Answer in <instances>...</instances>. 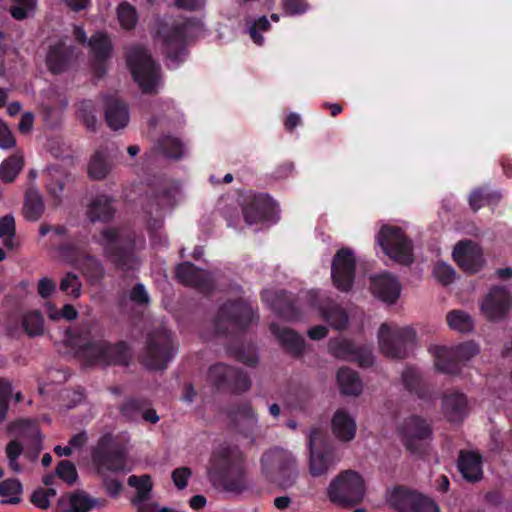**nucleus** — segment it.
<instances>
[{
    "label": "nucleus",
    "instance_id": "obj_8",
    "mask_svg": "<svg viewBox=\"0 0 512 512\" xmlns=\"http://www.w3.org/2000/svg\"><path fill=\"white\" fill-rule=\"evenodd\" d=\"M376 240L385 255L393 261L402 265H410L413 262L412 243L405 236L401 228L384 225L379 231Z\"/></svg>",
    "mask_w": 512,
    "mask_h": 512
},
{
    "label": "nucleus",
    "instance_id": "obj_59",
    "mask_svg": "<svg viewBox=\"0 0 512 512\" xmlns=\"http://www.w3.org/2000/svg\"><path fill=\"white\" fill-rule=\"evenodd\" d=\"M103 478V485L105 488V491L108 495L111 497H118L122 490V482L116 478H112L106 473L105 476H101Z\"/></svg>",
    "mask_w": 512,
    "mask_h": 512
},
{
    "label": "nucleus",
    "instance_id": "obj_60",
    "mask_svg": "<svg viewBox=\"0 0 512 512\" xmlns=\"http://www.w3.org/2000/svg\"><path fill=\"white\" fill-rule=\"evenodd\" d=\"M191 476V470L188 467H180L172 472V480L175 486L182 490L187 486V481Z\"/></svg>",
    "mask_w": 512,
    "mask_h": 512
},
{
    "label": "nucleus",
    "instance_id": "obj_42",
    "mask_svg": "<svg viewBox=\"0 0 512 512\" xmlns=\"http://www.w3.org/2000/svg\"><path fill=\"white\" fill-rule=\"evenodd\" d=\"M321 316L328 321L330 326L337 330L345 329L348 325L347 312L336 303L319 305Z\"/></svg>",
    "mask_w": 512,
    "mask_h": 512
},
{
    "label": "nucleus",
    "instance_id": "obj_52",
    "mask_svg": "<svg viewBox=\"0 0 512 512\" xmlns=\"http://www.w3.org/2000/svg\"><path fill=\"white\" fill-rule=\"evenodd\" d=\"M118 20L125 30H131L138 21L136 8L128 2H122L117 8Z\"/></svg>",
    "mask_w": 512,
    "mask_h": 512
},
{
    "label": "nucleus",
    "instance_id": "obj_61",
    "mask_svg": "<svg viewBox=\"0 0 512 512\" xmlns=\"http://www.w3.org/2000/svg\"><path fill=\"white\" fill-rule=\"evenodd\" d=\"M283 8L289 15L302 14L306 12L308 3L306 0H285Z\"/></svg>",
    "mask_w": 512,
    "mask_h": 512
},
{
    "label": "nucleus",
    "instance_id": "obj_18",
    "mask_svg": "<svg viewBox=\"0 0 512 512\" xmlns=\"http://www.w3.org/2000/svg\"><path fill=\"white\" fill-rule=\"evenodd\" d=\"M154 45L166 57L167 65L176 68L185 56L186 34H156Z\"/></svg>",
    "mask_w": 512,
    "mask_h": 512
},
{
    "label": "nucleus",
    "instance_id": "obj_41",
    "mask_svg": "<svg viewBox=\"0 0 512 512\" xmlns=\"http://www.w3.org/2000/svg\"><path fill=\"white\" fill-rule=\"evenodd\" d=\"M270 330L290 352L300 354L303 351L304 339L294 331L276 323L271 324Z\"/></svg>",
    "mask_w": 512,
    "mask_h": 512
},
{
    "label": "nucleus",
    "instance_id": "obj_4",
    "mask_svg": "<svg viewBox=\"0 0 512 512\" xmlns=\"http://www.w3.org/2000/svg\"><path fill=\"white\" fill-rule=\"evenodd\" d=\"M367 494V481L364 476L352 469L339 472L327 487L329 501L341 508L360 505Z\"/></svg>",
    "mask_w": 512,
    "mask_h": 512
},
{
    "label": "nucleus",
    "instance_id": "obj_38",
    "mask_svg": "<svg viewBox=\"0 0 512 512\" xmlns=\"http://www.w3.org/2000/svg\"><path fill=\"white\" fill-rule=\"evenodd\" d=\"M112 199L106 195H97L87 206L86 215L90 222L108 221L114 215Z\"/></svg>",
    "mask_w": 512,
    "mask_h": 512
},
{
    "label": "nucleus",
    "instance_id": "obj_19",
    "mask_svg": "<svg viewBox=\"0 0 512 512\" xmlns=\"http://www.w3.org/2000/svg\"><path fill=\"white\" fill-rule=\"evenodd\" d=\"M398 432L407 449L416 451L420 443L432 433L430 424L419 416L406 418L398 427Z\"/></svg>",
    "mask_w": 512,
    "mask_h": 512
},
{
    "label": "nucleus",
    "instance_id": "obj_10",
    "mask_svg": "<svg viewBox=\"0 0 512 512\" xmlns=\"http://www.w3.org/2000/svg\"><path fill=\"white\" fill-rule=\"evenodd\" d=\"M173 354L171 333L162 328L149 337L142 361L149 369L161 370L166 368Z\"/></svg>",
    "mask_w": 512,
    "mask_h": 512
},
{
    "label": "nucleus",
    "instance_id": "obj_44",
    "mask_svg": "<svg viewBox=\"0 0 512 512\" xmlns=\"http://www.w3.org/2000/svg\"><path fill=\"white\" fill-rule=\"evenodd\" d=\"M23 164V157L18 153L5 159L0 165V178L2 181L7 183L14 181L22 170Z\"/></svg>",
    "mask_w": 512,
    "mask_h": 512
},
{
    "label": "nucleus",
    "instance_id": "obj_24",
    "mask_svg": "<svg viewBox=\"0 0 512 512\" xmlns=\"http://www.w3.org/2000/svg\"><path fill=\"white\" fill-rule=\"evenodd\" d=\"M127 482L129 486L136 489V495L132 499V503L137 507L138 512H152V508L158 507V503L148 502L152 491L149 475H142L140 477L132 475L128 478Z\"/></svg>",
    "mask_w": 512,
    "mask_h": 512
},
{
    "label": "nucleus",
    "instance_id": "obj_63",
    "mask_svg": "<svg viewBox=\"0 0 512 512\" xmlns=\"http://www.w3.org/2000/svg\"><path fill=\"white\" fill-rule=\"evenodd\" d=\"M140 404L138 401L130 399L127 400L120 408L121 414L129 420L136 418L140 411Z\"/></svg>",
    "mask_w": 512,
    "mask_h": 512
},
{
    "label": "nucleus",
    "instance_id": "obj_51",
    "mask_svg": "<svg viewBox=\"0 0 512 512\" xmlns=\"http://www.w3.org/2000/svg\"><path fill=\"white\" fill-rule=\"evenodd\" d=\"M16 229H15V219L13 215L7 214L0 218V239H2L3 244L8 249H13L16 247V243L14 241Z\"/></svg>",
    "mask_w": 512,
    "mask_h": 512
},
{
    "label": "nucleus",
    "instance_id": "obj_54",
    "mask_svg": "<svg viewBox=\"0 0 512 512\" xmlns=\"http://www.w3.org/2000/svg\"><path fill=\"white\" fill-rule=\"evenodd\" d=\"M15 5L11 7L10 12L16 20H23L28 17L30 12L36 8L37 0H12Z\"/></svg>",
    "mask_w": 512,
    "mask_h": 512
},
{
    "label": "nucleus",
    "instance_id": "obj_49",
    "mask_svg": "<svg viewBox=\"0 0 512 512\" xmlns=\"http://www.w3.org/2000/svg\"><path fill=\"white\" fill-rule=\"evenodd\" d=\"M24 331L31 337L42 335L44 332V319L40 312L31 311L24 314L22 319Z\"/></svg>",
    "mask_w": 512,
    "mask_h": 512
},
{
    "label": "nucleus",
    "instance_id": "obj_55",
    "mask_svg": "<svg viewBox=\"0 0 512 512\" xmlns=\"http://www.w3.org/2000/svg\"><path fill=\"white\" fill-rule=\"evenodd\" d=\"M11 393L12 387L10 382L0 378V423L6 418Z\"/></svg>",
    "mask_w": 512,
    "mask_h": 512
},
{
    "label": "nucleus",
    "instance_id": "obj_45",
    "mask_svg": "<svg viewBox=\"0 0 512 512\" xmlns=\"http://www.w3.org/2000/svg\"><path fill=\"white\" fill-rule=\"evenodd\" d=\"M22 484L18 479L10 478L0 483V496L4 499L2 504H18L21 501Z\"/></svg>",
    "mask_w": 512,
    "mask_h": 512
},
{
    "label": "nucleus",
    "instance_id": "obj_21",
    "mask_svg": "<svg viewBox=\"0 0 512 512\" xmlns=\"http://www.w3.org/2000/svg\"><path fill=\"white\" fill-rule=\"evenodd\" d=\"M264 468L276 472L280 478H290L297 474V462L293 454L281 448L266 452L261 459Z\"/></svg>",
    "mask_w": 512,
    "mask_h": 512
},
{
    "label": "nucleus",
    "instance_id": "obj_2",
    "mask_svg": "<svg viewBox=\"0 0 512 512\" xmlns=\"http://www.w3.org/2000/svg\"><path fill=\"white\" fill-rule=\"evenodd\" d=\"M66 342L77 350L88 365L100 367L128 366L132 359L131 350L126 343H111L99 338L90 326L68 332Z\"/></svg>",
    "mask_w": 512,
    "mask_h": 512
},
{
    "label": "nucleus",
    "instance_id": "obj_28",
    "mask_svg": "<svg viewBox=\"0 0 512 512\" xmlns=\"http://www.w3.org/2000/svg\"><path fill=\"white\" fill-rule=\"evenodd\" d=\"M333 435L341 442H350L355 438L357 424L355 418L345 409H338L331 419Z\"/></svg>",
    "mask_w": 512,
    "mask_h": 512
},
{
    "label": "nucleus",
    "instance_id": "obj_46",
    "mask_svg": "<svg viewBox=\"0 0 512 512\" xmlns=\"http://www.w3.org/2000/svg\"><path fill=\"white\" fill-rule=\"evenodd\" d=\"M446 319L448 326L460 333H468L473 330V319L465 311L452 310L447 314Z\"/></svg>",
    "mask_w": 512,
    "mask_h": 512
},
{
    "label": "nucleus",
    "instance_id": "obj_15",
    "mask_svg": "<svg viewBox=\"0 0 512 512\" xmlns=\"http://www.w3.org/2000/svg\"><path fill=\"white\" fill-rule=\"evenodd\" d=\"M308 447L310 451L309 471L312 476H321L328 472L334 466L335 460L330 452H318L317 446H323L325 441V433L318 427L312 428L308 435Z\"/></svg>",
    "mask_w": 512,
    "mask_h": 512
},
{
    "label": "nucleus",
    "instance_id": "obj_33",
    "mask_svg": "<svg viewBox=\"0 0 512 512\" xmlns=\"http://www.w3.org/2000/svg\"><path fill=\"white\" fill-rule=\"evenodd\" d=\"M79 35L80 42L86 44L90 55L96 61L100 62L111 56L113 47L107 34H90V37H86V34Z\"/></svg>",
    "mask_w": 512,
    "mask_h": 512
},
{
    "label": "nucleus",
    "instance_id": "obj_26",
    "mask_svg": "<svg viewBox=\"0 0 512 512\" xmlns=\"http://www.w3.org/2000/svg\"><path fill=\"white\" fill-rule=\"evenodd\" d=\"M229 417L235 428L242 434L249 436L257 428L258 418L249 403H241L229 410Z\"/></svg>",
    "mask_w": 512,
    "mask_h": 512
},
{
    "label": "nucleus",
    "instance_id": "obj_34",
    "mask_svg": "<svg viewBox=\"0 0 512 512\" xmlns=\"http://www.w3.org/2000/svg\"><path fill=\"white\" fill-rule=\"evenodd\" d=\"M458 469L463 478L469 482H476L482 478L481 456L475 452H461L458 459Z\"/></svg>",
    "mask_w": 512,
    "mask_h": 512
},
{
    "label": "nucleus",
    "instance_id": "obj_23",
    "mask_svg": "<svg viewBox=\"0 0 512 512\" xmlns=\"http://www.w3.org/2000/svg\"><path fill=\"white\" fill-rule=\"evenodd\" d=\"M104 116L108 127L114 131L124 129L130 120L128 106L115 96L106 97Z\"/></svg>",
    "mask_w": 512,
    "mask_h": 512
},
{
    "label": "nucleus",
    "instance_id": "obj_48",
    "mask_svg": "<svg viewBox=\"0 0 512 512\" xmlns=\"http://www.w3.org/2000/svg\"><path fill=\"white\" fill-rule=\"evenodd\" d=\"M156 149L169 158L178 159L183 155V143L172 136L161 137L156 143Z\"/></svg>",
    "mask_w": 512,
    "mask_h": 512
},
{
    "label": "nucleus",
    "instance_id": "obj_32",
    "mask_svg": "<svg viewBox=\"0 0 512 512\" xmlns=\"http://www.w3.org/2000/svg\"><path fill=\"white\" fill-rule=\"evenodd\" d=\"M442 411L450 422H459L467 414V399L463 393L449 392L443 396Z\"/></svg>",
    "mask_w": 512,
    "mask_h": 512
},
{
    "label": "nucleus",
    "instance_id": "obj_64",
    "mask_svg": "<svg viewBox=\"0 0 512 512\" xmlns=\"http://www.w3.org/2000/svg\"><path fill=\"white\" fill-rule=\"evenodd\" d=\"M402 381L409 390H414L419 382V374L413 368H407L402 373Z\"/></svg>",
    "mask_w": 512,
    "mask_h": 512
},
{
    "label": "nucleus",
    "instance_id": "obj_14",
    "mask_svg": "<svg viewBox=\"0 0 512 512\" xmlns=\"http://www.w3.org/2000/svg\"><path fill=\"white\" fill-rule=\"evenodd\" d=\"M355 256L348 248L340 249L334 256L331 276L335 287L341 291H349L355 276Z\"/></svg>",
    "mask_w": 512,
    "mask_h": 512
},
{
    "label": "nucleus",
    "instance_id": "obj_31",
    "mask_svg": "<svg viewBox=\"0 0 512 512\" xmlns=\"http://www.w3.org/2000/svg\"><path fill=\"white\" fill-rule=\"evenodd\" d=\"M177 279L184 285L194 286L203 291L210 288V277L208 273L197 269L189 262L178 265L176 269Z\"/></svg>",
    "mask_w": 512,
    "mask_h": 512
},
{
    "label": "nucleus",
    "instance_id": "obj_5",
    "mask_svg": "<svg viewBox=\"0 0 512 512\" xmlns=\"http://www.w3.org/2000/svg\"><path fill=\"white\" fill-rule=\"evenodd\" d=\"M126 62L134 80L147 93L155 91L160 83V66L141 45L127 49Z\"/></svg>",
    "mask_w": 512,
    "mask_h": 512
},
{
    "label": "nucleus",
    "instance_id": "obj_7",
    "mask_svg": "<svg viewBox=\"0 0 512 512\" xmlns=\"http://www.w3.org/2000/svg\"><path fill=\"white\" fill-rule=\"evenodd\" d=\"M380 351L389 358H405L416 344V333L411 327L382 324L378 332Z\"/></svg>",
    "mask_w": 512,
    "mask_h": 512
},
{
    "label": "nucleus",
    "instance_id": "obj_50",
    "mask_svg": "<svg viewBox=\"0 0 512 512\" xmlns=\"http://www.w3.org/2000/svg\"><path fill=\"white\" fill-rule=\"evenodd\" d=\"M59 288L73 300L78 299L82 295V282L80 278L72 272L66 273L60 280Z\"/></svg>",
    "mask_w": 512,
    "mask_h": 512
},
{
    "label": "nucleus",
    "instance_id": "obj_11",
    "mask_svg": "<svg viewBox=\"0 0 512 512\" xmlns=\"http://www.w3.org/2000/svg\"><path fill=\"white\" fill-rule=\"evenodd\" d=\"M58 258L79 269L91 284L98 283L104 277L105 270L100 260L83 254L72 245L61 246L58 249Z\"/></svg>",
    "mask_w": 512,
    "mask_h": 512
},
{
    "label": "nucleus",
    "instance_id": "obj_62",
    "mask_svg": "<svg viewBox=\"0 0 512 512\" xmlns=\"http://www.w3.org/2000/svg\"><path fill=\"white\" fill-rule=\"evenodd\" d=\"M56 290V283L48 277H42L38 282L37 291L40 297L48 298Z\"/></svg>",
    "mask_w": 512,
    "mask_h": 512
},
{
    "label": "nucleus",
    "instance_id": "obj_16",
    "mask_svg": "<svg viewBox=\"0 0 512 512\" xmlns=\"http://www.w3.org/2000/svg\"><path fill=\"white\" fill-rule=\"evenodd\" d=\"M208 380L217 387H229L234 392H245L251 385L245 374L224 364L211 366L208 371Z\"/></svg>",
    "mask_w": 512,
    "mask_h": 512
},
{
    "label": "nucleus",
    "instance_id": "obj_29",
    "mask_svg": "<svg viewBox=\"0 0 512 512\" xmlns=\"http://www.w3.org/2000/svg\"><path fill=\"white\" fill-rule=\"evenodd\" d=\"M93 459L101 476H105L109 472L126 473L131 470L123 451H114L107 454L96 453Z\"/></svg>",
    "mask_w": 512,
    "mask_h": 512
},
{
    "label": "nucleus",
    "instance_id": "obj_27",
    "mask_svg": "<svg viewBox=\"0 0 512 512\" xmlns=\"http://www.w3.org/2000/svg\"><path fill=\"white\" fill-rule=\"evenodd\" d=\"M229 417L235 428L242 434L249 436L257 428L258 418L249 403H241L229 410Z\"/></svg>",
    "mask_w": 512,
    "mask_h": 512
},
{
    "label": "nucleus",
    "instance_id": "obj_53",
    "mask_svg": "<svg viewBox=\"0 0 512 512\" xmlns=\"http://www.w3.org/2000/svg\"><path fill=\"white\" fill-rule=\"evenodd\" d=\"M79 117L85 126L94 131L97 126L96 109L91 101L85 100L79 104Z\"/></svg>",
    "mask_w": 512,
    "mask_h": 512
},
{
    "label": "nucleus",
    "instance_id": "obj_40",
    "mask_svg": "<svg viewBox=\"0 0 512 512\" xmlns=\"http://www.w3.org/2000/svg\"><path fill=\"white\" fill-rule=\"evenodd\" d=\"M44 210L45 205L40 192L32 187L27 189L22 209L24 218L28 221H37L43 215Z\"/></svg>",
    "mask_w": 512,
    "mask_h": 512
},
{
    "label": "nucleus",
    "instance_id": "obj_35",
    "mask_svg": "<svg viewBox=\"0 0 512 512\" xmlns=\"http://www.w3.org/2000/svg\"><path fill=\"white\" fill-rule=\"evenodd\" d=\"M112 150L109 147H101L92 155L88 165V175L94 180H102L112 170L110 157Z\"/></svg>",
    "mask_w": 512,
    "mask_h": 512
},
{
    "label": "nucleus",
    "instance_id": "obj_9",
    "mask_svg": "<svg viewBox=\"0 0 512 512\" xmlns=\"http://www.w3.org/2000/svg\"><path fill=\"white\" fill-rule=\"evenodd\" d=\"M386 501L399 512H441L433 499L405 488L389 490L386 494Z\"/></svg>",
    "mask_w": 512,
    "mask_h": 512
},
{
    "label": "nucleus",
    "instance_id": "obj_43",
    "mask_svg": "<svg viewBox=\"0 0 512 512\" xmlns=\"http://www.w3.org/2000/svg\"><path fill=\"white\" fill-rule=\"evenodd\" d=\"M337 381L341 392L345 395L357 396L362 391L361 381L356 372L351 369H340L337 373Z\"/></svg>",
    "mask_w": 512,
    "mask_h": 512
},
{
    "label": "nucleus",
    "instance_id": "obj_37",
    "mask_svg": "<svg viewBox=\"0 0 512 512\" xmlns=\"http://www.w3.org/2000/svg\"><path fill=\"white\" fill-rule=\"evenodd\" d=\"M263 299L283 318L287 320H297L300 318V314L297 312L294 304L287 299L284 292L278 294L267 290L263 293Z\"/></svg>",
    "mask_w": 512,
    "mask_h": 512
},
{
    "label": "nucleus",
    "instance_id": "obj_6",
    "mask_svg": "<svg viewBox=\"0 0 512 512\" xmlns=\"http://www.w3.org/2000/svg\"><path fill=\"white\" fill-rule=\"evenodd\" d=\"M429 352L434 357L435 367L438 371L456 375L460 373L461 366L479 354V345L467 341L453 346L432 345Z\"/></svg>",
    "mask_w": 512,
    "mask_h": 512
},
{
    "label": "nucleus",
    "instance_id": "obj_17",
    "mask_svg": "<svg viewBox=\"0 0 512 512\" xmlns=\"http://www.w3.org/2000/svg\"><path fill=\"white\" fill-rule=\"evenodd\" d=\"M452 256L457 265L467 273H477L485 264L482 248L471 240L458 242Z\"/></svg>",
    "mask_w": 512,
    "mask_h": 512
},
{
    "label": "nucleus",
    "instance_id": "obj_36",
    "mask_svg": "<svg viewBox=\"0 0 512 512\" xmlns=\"http://www.w3.org/2000/svg\"><path fill=\"white\" fill-rule=\"evenodd\" d=\"M270 201L267 197H250L243 208L245 222L248 225L260 223L267 219Z\"/></svg>",
    "mask_w": 512,
    "mask_h": 512
},
{
    "label": "nucleus",
    "instance_id": "obj_3",
    "mask_svg": "<svg viewBox=\"0 0 512 512\" xmlns=\"http://www.w3.org/2000/svg\"><path fill=\"white\" fill-rule=\"evenodd\" d=\"M94 240L102 248L104 257L118 269L126 272L138 267L139 261L134 254L136 244L127 231L106 227L94 236Z\"/></svg>",
    "mask_w": 512,
    "mask_h": 512
},
{
    "label": "nucleus",
    "instance_id": "obj_39",
    "mask_svg": "<svg viewBox=\"0 0 512 512\" xmlns=\"http://www.w3.org/2000/svg\"><path fill=\"white\" fill-rule=\"evenodd\" d=\"M100 502L84 492H75L69 495L67 501L59 500L61 507L59 512H89L92 508L99 505Z\"/></svg>",
    "mask_w": 512,
    "mask_h": 512
},
{
    "label": "nucleus",
    "instance_id": "obj_20",
    "mask_svg": "<svg viewBox=\"0 0 512 512\" xmlns=\"http://www.w3.org/2000/svg\"><path fill=\"white\" fill-rule=\"evenodd\" d=\"M329 352L336 358L357 362L360 366L368 367L374 362L370 349L356 347L352 342L342 338L329 341Z\"/></svg>",
    "mask_w": 512,
    "mask_h": 512
},
{
    "label": "nucleus",
    "instance_id": "obj_47",
    "mask_svg": "<svg viewBox=\"0 0 512 512\" xmlns=\"http://www.w3.org/2000/svg\"><path fill=\"white\" fill-rule=\"evenodd\" d=\"M170 206V199L167 195H161L152 200L146 207L148 214L155 213L156 217L149 221V227L153 230L161 228L163 224V210Z\"/></svg>",
    "mask_w": 512,
    "mask_h": 512
},
{
    "label": "nucleus",
    "instance_id": "obj_57",
    "mask_svg": "<svg viewBox=\"0 0 512 512\" xmlns=\"http://www.w3.org/2000/svg\"><path fill=\"white\" fill-rule=\"evenodd\" d=\"M56 474L59 478L67 482L68 484H73L77 479V471L75 466L68 460H62L56 468Z\"/></svg>",
    "mask_w": 512,
    "mask_h": 512
},
{
    "label": "nucleus",
    "instance_id": "obj_1",
    "mask_svg": "<svg viewBox=\"0 0 512 512\" xmlns=\"http://www.w3.org/2000/svg\"><path fill=\"white\" fill-rule=\"evenodd\" d=\"M207 478L215 490L229 496H240L252 487L245 457L235 446H220L212 452Z\"/></svg>",
    "mask_w": 512,
    "mask_h": 512
},
{
    "label": "nucleus",
    "instance_id": "obj_22",
    "mask_svg": "<svg viewBox=\"0 0 512 512\" xmlns=\"http://www.w3.org/2000/svg\"><path fill=\"white\" fill-rule=\"evenodd\" d=\"M76 59L77 54L72 46L59 42L50 46L46 61L50 71L60 73L74 64Z\"/></svg>",
    "mask_w": 512,
    "mask_h": 512
},
{
    "label": "nucleus",
    "instance_id": "obj_30",
    "mask_svg": "<svg viewBox=\"0 0 512 512\" xmlns=\"http://www.w3.org/2000/svg\"><path fill=\"white\" fill-rule=\"evenodd\" d=\"M8 429L16 436L29 440V445L34 453V458L38 457V454L42 449V438L35 421L18 420L11 423Z\"/></svg>",
    "mask_w": 512,
    "mask_h": 512
},
{
    "label": "nucleus",
    "instance_id": "obj_56",
    "mask_svg": "<svg viewBox=\"0 0 512 512\" xmlns=\"http://www.w3.org/2000/svg\"><path fill=\"white\" fill-rule=\"evenodd\" d=\"M435 278L443 285H448L455 279V270L452 266L446 263H438L433 269Z\"/></svg>",
    "mask_w": 512,
    "mask_h": 512
},
{
    "label": "nucleus",
    "instance_id": "obj_12",
    "mask_svg": "<svg viewBox=\"0 0 512 512\" xmlns=\"http://www.w3.org/2000/svg\"><path fill=\"white\" fill-rule=\"evenodd\" d=\"M252 307L244 301L223 305L216 317L219 332L235 331L247 327L254 319Z\"/></svg>",
    "mask_w": 512,
    "mask_h": 512
},
{
    "label": "nucleus",
    "instance_id": "obj_13",
    "mask_svg": "<svg viewBox=\"0 0 512 512\" xmlns=\"http://www.w3.org/2000/svg\"><path fill=\"white\" fill-rule=\"evenodd\" d=\"M511 306L510 291L504 286H494L480 302V311L486 319L500 321L506 317Z\"/></svg>",
    "mask_w": 512,
    "mask_h": 512
},
{
    "label": "nucleus",
    "instance_id": "obj_58",
    "mask_svg": "<svg viewBox=\"0 0 512 512\" xmlns=\"http://www.w3.org/2000/svg\"><path fill=\"white\" fill-rule=\"evenodd\" d=\"M16 145V140L8 125L0 119V148L4 150L12 149Z\"/></svg>",
    "mask_w": 512,
    "mask_h": 512
},
{
    "label": "nucleus",
    "instance_id": "obj_25",
    "mask_svg": "<svg viewBox=\"0 0 512 512\" xmlns=\"http://www.w3.org/2000/svg\"><path fill=\"white\" fill-rule=\"evenodd\" d=\"M371 291L383 302L393 304L400 295L401 286L393 275L384 273L371 279Z\"/></svg>",
    "mask_w": 512,
    "mask_h": 512
}]
</instances>
